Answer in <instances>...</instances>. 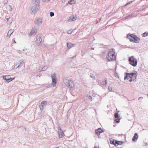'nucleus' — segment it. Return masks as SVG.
Instances as JSON below:
<instances>
[{"label": "nucleus", "instance_id": "f257e3e1", "mask_svg": "<svg viewBox=\"0 0 148 148\" xmlns=\"http://www.w3.org/2000/svg\"><path fill=\"white\" fill-rule=\"evenodd\" d=\"M40 0H32L30 6V9L31 13L34 14L36 13L40 9Z\"/></svg>", "mask_w": 148, "mask_h": 148}, {"label": "nucleus", "instance_id": "f03ea898", "mask_svg": "<svg viewBox=\"0 0 148 148\" xmlns=\"http://www.w3.org/2000/svg\"><path fill=\"white\" fill-rule=\"evenodd\" d=\"M115 52L113 49L109 50L108 53L106 56V58L109 61H114L116 60V57L115 55Z\"/></svg>", "mask_w": 148, "mask_h": 148}, {"label": "nucleus", "instance_id": "7ed1b4c3", "mask_svg": "<svg viewBox=\"0 0 148 148\" xmlns=\"http://www.w3.org/2000/svg\"><path fill=\"white\" fill-rule=\"evenodd\" d=\"M134 73H126V75L124 77V79L125 80L127 79L128 80V77H129L130 78H132L135 81H136V77L138 75V73L136 71H134Z\"/></svg>", "mask_w": 148, "mask_h": 148}, {"label": "nucleus", "instance_id": "20e7f679", "mask_svg": "<svg viewBox=\"0 0 148 148\" xmlns=\"http://www.w3.org/2000/svg\"><path fill=\"white\" fill-rule=\"evenodd\" d=\"M129 63L134 67H135L137 64V60L134 56L129 57L128 59Z\"/></svg>", "mask_w": 148, "mask_h": 148}, {"label": "nucleus", "instance_id": "39448f33", "mask_svg": "<svg viewBox=\"0 0 148 148\" xmlns=\"http://www.w3.org/2000/svg\"><path fill=\"white\" fill-rule=\"evenodd\" d=\"M63 81L65 85L68 87L72 88L74 87V84L71 80L65 79H64Z\"/></svg>", "mask_w": 148, "mask_h": 148}, {"label": "nucleus", "instance_id": "423d86ee", "mask_svg": "<svg viewBox=\"0 0 148 148\" xmlns=\"http://www.w3.org/2000/svg\"><path fill=\"white\" fill-rule=\"evenodd\" d=\"M51 79L52 80V85L53 86L55 87L56 86L57 81L56 76V74L53 73V74L51 75Z\"/></svg>", "mask_w": 148, "mask_h": 148}, {"label": "nucleus", "instance_id": "0eeeda50", "mask_svg": "<svg viewBox=\"0 0 148 148\" xmlns=\"http://www.w3.org/2000/svg\"><path fill=\"white\" fill-rule=\"evenodd\" d=\"M2 77L3 79L6 81V82H9L14 79V78H11L10 76L9 75H7L5 76H3Z\"/></svg>", "mask_w": 148, "mask_h": 148}, {"label": "nucleus", "instance_id": "6e6552de", "mask_svg": "<svg viewBox=\"0 0 148 148\" xmlns=\"http://www.w3.org/2000/svg\"><path fill=\"white\" fill-rule=\"evenodd\" d=\"M47 102L46 101H43L42 102L39 108L40 110V114H41L42 111L44 109V107L47 105Z\"/></svg>", "mask_w": 148, "mask_h": 148}, {"label": "nucleus", "instance_id": "1a4fd4ad", "mask_svg": "<svg viewBox=\"0 0 148 148\" xmlns=\"http://www.w3.org/2000/svg\"><path fill=\"white\" fill-rule=\"evenodd\" d=\"M34 23L37 25L40 26L42 24V20L40 18H36L35 20Z\"/></svg>", "mask_w": 148, "mask_h": 148}, {"label": "nucleus", "instance_id": "9d476101", "mask_svg": "<svg viewBox=\"0 0 148 148\" xmlns=\"http://www.w3.org/2000/svg\"><path fill=\"white\" fill-rule=\"evenodd\" d=\"M58 133L59 135V136L60 138H62L64 136V134L60 126H58Z\"/></svg>", "mask_w": 148, "mask_h": 148}, {"label": "nucleus", "instance_id": "9b49d317", "mask_svg": "<svg viewBox=\"0 0 148 148\" xmlns=\"http://www.w3.org/2000/svg\"><path fill=\"white\" fill-rule=\"evenodd\" d=\"M42 41V39L41 38L40 35H38L36 37V42L38 45H40Z\"/></svg>", "mask_w": 148, "mask_h": 148}, {"label": "nucleus", "instance_id": "f8f14e48", "mask_svg": "<svg viewBox=\"0 0 148 148\" xmlns=\"http://www.w3.org/2000/svg\"><path fill=\"white\" fill-rule=\"evenodd\" d=\"M107 81L105 80V81H99V85L102 87L106 86V85Z\"/></svg>", "mask_w": 148, "mask_h": 148}, {"label": "nucleus", "instance_id": "ddd939ff", "mask_svg": "<svg viewBox=\"0 0 148 148\" xmlns=\"http://www.w3.org/2000/svg\"><path fill=\"white\" fill-rule=\"evenodd\" d=\"M24 63V60L22 59L19 60L18 61H17L16 62V66H17V67H16V69L19 67L20 66L23 64Z\"/></svg>", "mask_w": 148, "mask_h": 148}, {"label": "nucleus", "instance_id": "4468645a", "mask_svg": "<svg viewBox=\"0 0 148 148\" xmlns=\"http://www.w3.org/2000/svg\"><path fill=\"white\" fill-rule=\"evenodd\" d=\"M119 115L118 114V112H116L114 114V117L115 118H118L115 120V121L117 123H119L120 122V119L119 118Z\"/></svg>", "mask_w": 148, "mask_h": 148}, {"label": "nucleus", "instance_id": "2eb2a0df", "mask_svg": "<svg viewBox=\"0 0 148 148\" xmlns=\"http://www.w3.org/2000/svg\"><path fill=\"white\" fill-rule=\"evenodd\" d=\"M37 30L35 28H33L31 32H30V34L31 36L34 35L36 33Z\"/></svg>", "mask_w": 148, "mask_h": 148}, {"label": "nucleus", "instance_id": "dca6fc26", "mask_svg": "<svg viewBox=\"0 0 148 148\" xmlns=\"http://www.w3.org/2000/svg\"><path fill=\"white\" fill-rule=\"evenodd\" d=\"M138 134L137 133H135L134 134V136L132 138V140L133 141H134L135 142H136L137 141V139H138Z\"/></svg>", "mask_w": 148, "mask_h": 148}, {"label": "nucleus", "instance_id": "f3484780", "mask_svg": "<svg viewBox=\"0 0 148 148\" xmlns=\"http://www.w3.org/2000/svg\"><path fill=\"white\" fill-rule=\"evenodd\" d=\"M7 23L8 24H10L12 21V18H10L9 17L6 18Z\"/></svg>", "mask_w": 148, "mask_h": 148}, {"label": "nucleus", "instance_id": "a211bd4d", "mask_svg": "<svg viewBox=\"0 0 148 148\" xmlns=\"http://www.w3.org/2000/svg\"><path fill=\"white\" fill-rule=\"evenodd\" d=\"M14 32V29H10L9 30L7 36V37H10L11 34L13 33Z\"/></svg>", "mask_w": 148, "mask_h": 148}, {"label": "nucleus", "instance_id": "6ab92c4d", "mask_svg": "<svg viewBox=\"0 0 148 148\" xmlns=\"http://www.w3.org/2000/svg\"><path fill=\"white\" fill-rule=\"evenodd\" d=\"M103 131L101 128H99L97 130H95V132L97 135H99L101 133L103 132Z\"/></svg>", "mask_w": 148, "mask_h": 148}, {"label": "nucleus", "instance_id": "aec40b11", "mask_svg": "<svg viewBox=\"0 0 148 148\" xmlns=\"http://www.w3.org/2000/svg\"><path fill=\"white\" fill-rule=\"evenodd\" d=\"M67 46L69 49L71 48L74 46L75 44H73L71 42H67L66 43Z\"/></svg>", "mask_w": 148, "mask_h": 148}, {"label": "nucleus", "instance_id": "412c9836", "mask_svg": "<svg viewBox=\"0 0 148 148\" xmlns=\"http://www.w3.org/2000/svg\"><path fill=\"white\" fill-rule=\"evenodd\" d=\"M75 2L76 1L75 0H70L68 2V3L66 4V5H67V4L70 5L74 4L75 3Z\"/></svg>", "mask_w": 148, "mask_h": 148}, {"label": "nucleus", "instance_id": "4be33fe9", "mask_svg": "<svg viewBox=\"0 0 148 148\" xmlns=\"http://www.w3.org/2000/svg\"><path fill=\"white\" fill-rule=\"evenodd\" d=\"M71 20V21H75L76 20V18L74 16H71L69 17L68 20L70 21Z\"/></svg>", "mask_w": 148, "mask_h": 148}, {"label": "nucleus", "instance_id": "5701e85b", "mask_svg": "<svg viewBox=\"0 0 148 148\" xmlns=\"http://www.w3.org/2000/svg\"><path fill=\"white\" fill-rule=\"evenodd\" d=\"M48 68V67L46 66H44L41 69H39V71H44L45 70Z\"/></svg>", "mask_w": 148, "mask_h": 148}, {"label": "nucleus", "instance_id": "b1692460", "mask_svg": "<svg viewBox=\"0 0 148 148\" xmlns=\"http://www.w3.org/2000/svg\"><path fill=\"white\" fill-rule=\"evenodd\" d=\"M121 143V141L116 140L114 144V145H115L116 146V145H120L121 144L120 143Z\"/></svg>", "mask_w": 148, "mask_h": 148}, {"label": "nucleus", "instance_id": "393cba45", "mask_svg": "<svg viewBox=\"0 0 148 148\" xmlns=\"http://www.w3.org/2000/svg\"><path fill=\"white\" fill-rule=\"evenodd\" d=\"M133 39L135 41H138L140 40V38L136 36L135 37H134L133 38Z\"/></svg>", "mask_w": 148, "mask_h": 148}, {"label": "nucleus", "instance_id": "a878e982", "mask_svg": "<svg viewBox=\"0 0 148 148\" xmlns=\"http://www.w3.org/2000/svg\"><path fill=\"white\" fill-rule=\"evenodd\" d=\"M110 143L111 144H113L114 145L115 143H114V140L112 138H110Z\"/></svg>", "mask_w": 148, "mask_h": 148}, {"label": "nucleus", "instance_id": "bb28decb", "mask_svg": "<svg viewBox=\"0 0 148 148\" xmlns=\"http://www.w3.org/2000/svg\"><path fill=\"white\" fill-rule=\"evenodd\" d=\"M128 38L130 39V41L131 42H134L135 43H138L139 42V41H134V39H133V38Z\"/></svg>", "mask_w": 148, "mask_h": 148}, {"label": "nucleus", "instance_id": "cd10ccee", "mask_svg": "<svg viewBox=\"0 0 148 148\" xmlns=\"http://www.w3.org/2000/svg\"><path fill=\"white\" fill-rule=\"evenodd\" d=\"M143 37H146L148 36V32H145V33H144L143 34Z\"/></svg>", "mask_w": 148, "mask_h": 148}, {"label": "nucleus", "instance_id": "c85d7f7f", "mask_svg": "<svg viewBox=\"0 0 148 148\" xmlns=\"http://www.w3.org/2000/svg\"><path fill=\"white\" fill-rule=\"evenodd\" d=\"M73 32V31H72L71 30H69L67 32V33L69 34H71L72 32Z\"/></svg>", "mask_w": 148, "mask_h": 148}, {"label": "nucleus", "instance_id": "c756f323", "mask_svg": "<svg viewBox=\"0 0 148 148\" xmlns=\"http://www.w3.org/2000/svg\"><path fill=\"white\" fill-rule=\"evenodd\" d=\"M132 16V14H130V15H129L127 16H126L125 18V19H128V18H131V17Z\"/></svg>", "mask_w": 148, "mask_h": 148}, {"label": "nucleus", "instance_id": "7c9ffc66", "mask_svg": "<svg viewBox=\"0 0 148 148\" xmlns=\"http://www.w3.org/2000/svg\"><path fill=\"white\" fill-rule=\"evenodd\" d=\"M50 16L52 17L54 15V13L53 12H50Z\"/></svg>", "mask_w": 148, "mask_h": 148}, {"label": "nucleus", "instance_id": "2f4dec72", "mask_svg": "<svg viewBox=\"0 0 148 148\" xmlns=\"http://www.w3.org/2000/svg\"><path fill=\"white\" fill-rule=\"evenodd\" d=\"M87 97L88 98V99L90 100L91 101H92V97L89 95H87Z\"/></svg>", "mask_w": 148, "mask_h": 148}, {"label": "nucleus", "instance_id": "473e14b6", "mask_svg": "<svg viewBox=\"0 0 148 148\" xmlns=\"http://www.w3.org/2000/svg\"><path fill=\"white\" fill-rule=\"evenodd\" d=\"M129 36L131 37V38H134L135 37L136 35H134V34H131Z\"/></svg>", "mask_w": 148, "mask_h": 148}, {"label": "nucleus", "instance_id": "72a5a7b5", "mask_svg": "<svg viewBox=\"0 0 148 148\" xmlns=\"http://www.w3.org/2000/svg\"><path fill=\"white\" fill-rule=\"evenodd\" d=\"M8 2V0H4L3 3L4 4H6Z\"/></svg>", "mask_w": 148, "mask_h": 148}, {"label": "nucleus", "instance_id": "f704fd0d", "mask_svg": "<svg viewBox=\"0 0 148 148\" xmlns=\"http://www.w3.org/2000/svg\"><path fill=\"white\" fill-rule=\"evenodd\" d=\"M108 90H109V91H112V88L111 87L109 86L108 87Z\"/></svg>", "mask_w": 148, "mask_h": 148}, {"label": "nucleus", "instance_id": "c9c22d12", "mask_svg": "<svg viewBox=\"0 0 148 148\" xmlns=\"http://www.w3.org/2000/svg\"><path fill=\"white\" fill-rule=\"evenodd\" d=\"M130 78V79H129V78H128L129 79H128V80H129L130 82H132V81H135V80H134V79H133L132 78Z\"/></svg>", "mask_w": 148, "mask_h": 148}, {"label": "nucleus", "instance_id": "e433bc0d", "mask_svg": "<svg viewBox=\"0 0 148 148\" xmlns=\"http://www.w3.org/2000/svg\"><path fill=\"white\" fill-rule=\"evenodd\" d=\"M90 76L91 77L93 78H95V76L93 75V74H92V75H90Z\"/></svg>", "mask_w": 148, "mask_h": 148}, {"label": "nucleus", "instance_id": "4c0bfd02", "mask_svg": "<svg viewBox=\"0 0 148 148\" xmlns=\"http://www.w3.org/2000/svg\"><path fill=\"white\" fill-rule=\"evenodd\" d=\"M50 0H42V1L43 2H45L47 1H48Z\"/></svg>", "mask_w": 148, "mask_h": 148}, {"label": "nucleus", "instance_id": "58836bf2", "mask_svg": "<svg viewBox=\"0 0 148 148\" xmlns=\"http://www.w3.org/2000/svg\"><path fill=\"white\" fill-rule=\"evenodd\" d=\"M132 1H130V2H128L126 4V5H128V4H130V3H132Z\"/></svg>", "mask_w": 148, "mask_h": 148}, {"label": "nucleus", "instance_id": "ea45409f", "mask_svg": "<svg viewBox=\"0 0 148 148\" xmlns=\"http://www.w3.org/2000/svg\"><path fill=\"white\" fill-rule=\"evenodd\" d=\"M9 6H10V9L9 11H12V7L10 5Z\"/></svg>", "mask_w": 148, "mask_h": 148}, {"label": "nucleus", "instance_id": "a19ab883", "mask_svg": "<svg viewBox=\"0 0 148 148\" xmlns=\"http://www.w3.org/2000/svg\"><path fill=\"white\" fill-rule=\"evenodd\" d=\"M143 98V97H140L138 98V100H140V99H142Z\"/></svg>", "mask_w": 148, "mask_h": 148}, {"label": "nucleus", "instance_id": "79ce46f5", "mask_svg": "<svg viewBox=\"0 0 148 148\" xmlns=\"http://www.w3.org/2000/svg\"><path fill=\"white\" fill-rule=\"evenodd\" d=\"M65 0H62V3H65Z\"/></svg>", "mask_w": 148, "mask_h": 148}, {"label": "nucleus", "instance_id": "37998d69", "mask_svg": "<svg viewBox=\"0 0 148 148\" xmlns=\"http://www.w3.org/2000/svg\"><path fill=\"white\" fill-rule=\"evenodd\" d=\"M116 77H117L118 78H119V76L118 75V74L117 73H116Z\"/></svg>", "mask_w": 148, "mask_h": 148}, {"label": "nucleus", "instance_id": "c03bdc74", "mask_svg": "<svg viewBox=\"0 0 148 148\" xmlns=\"http://www.w3.org/2000/svg\"><path fill=\"white\" fill-rule=\"evenodd\" d=\"M14 43H16V41H15L14 40Z\"/></svg>", "mask_w": 148, "mask_h": 148}, {"label": "nucleus", "instance_id": "a18cd8bd", "mask_svg": "<svg viewBox=\"0 0 148 148\" xmlns=\"http://www.w3.org/2000/svg\"><path fill=\"white\" fill-rule=\"evenodd\" d=\"M56 148H59V147H56Z\"/></svg>", "mask_w": 148, "mask_h": 148}, {"label": "nucleus", "instance_id": "49530a36", "mask_svg": "<svg viewBox=\"0 0 148 148\" xmlns=\"http://www.w3.org/2000/svg\"><path fill=\"white\" fill-rule=\"evenodd\" d=\"M94 148H97V147H94Z\"/></svg>", "mask_w": 148, "mask_h": 148}, {"label": "nucleus", "instance_id": "de8ad7c7", "mask_svg": "<svg viewBox=\"0 0 148 148\" xmlns=\"http://www.w3.org/2000/svg\"><path fill=\"white\" fill-rule=\"evenodd\" d=\"M92 49H94V48H92Z\"/></svg>", "mask_w": 148, "mask_h": 148}, {"label": "nucleus", "instance_id": "09e8293b", "mask_svg": "<svg viewBox=\"0 0 148 148\" xmlns=\"http://www.w3.org/2000/svg\"><path fill=\"white\" fill-rule=\"evenodd\" d=\"M38 114H40V113H38Z\"/></svg>", "mask_w": 148, "mask_h": 148}, {"label": "nucleus", "instance_id": "8fccbe9b", "mask_svg": "<svg viewBox=\"0 0 148 148\" xmlns=\"http://www.w3.org/2000/svg\"><path fill=\"white\" fill-rule=\"evenodd\" d=\"M24 50H24V49H23V51H24Z\"/></svg>", "mask_w": 148, "mask_h": 148}]
</instances>
